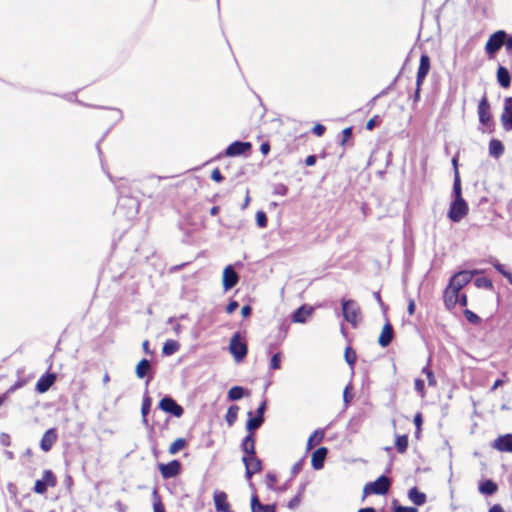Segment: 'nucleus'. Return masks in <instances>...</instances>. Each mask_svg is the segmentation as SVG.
I'll use <instances>...</instances> for the list:
<instances>
[{
  "instance_id": "obj_1",
  "label": "nucleus",
  "mask_w": 512,
  "mask_h": 512,
  "mask_svg": "<svg viewBox=\"0 0 512 512\" xmlns=\"http://www.w3.org/2000/svg\"><path fill=\"white\" fill-rule=\"evenodd\" d=\"M453 194L454 201L451 203L448 217L453 222H459L467 213H468V205L466 201L462 197L461 190V180L459 171H456V177L453 182Z\"/></svg>"
},
{
  "instance_id": "obj_2",
  "label": "nucleus",
  "mask_w": 512,
  "mask_h": 512,
  "mask_svg": "<svg viewBox=\"0 0 512 512\" xmlns=\"http://www.w3.org/2000/svg\"><path fill=\"white\" fill-rule=\"evenodd\" d=\"M342 313L344 319L353 327H356L361 320V309L354 300H342Z\"/></svg>"
},
{
  "instance_id": "obj_3",
  "label": "nucleus",
  "mask_w": 512,
  "mask_h": 512,
  "mask_svg": "<svg viewBox=\"0 0 512 512\" xmlns=\"http://www.w3.org/2000/svg\"><path fill=\"white\" fill-rule=\"evenodd\" d=\"M229 351L233 355L236 362L242 361L247 355V345L241 339V335L239 332H236L232 336L229 344Z\"/></svg>"
},
{
  "instance_id": "obj_4",
  "label": "nucleus",
  "mask_w": 512,
  "mask_h": 512,
  "mask_svg": "<svg viewBox=\"0 0 512 512\" xmlns=\"http://www.w3.org/2000/svg\"><path fill=\"white\" fill-rule=\"evenodd\" d=\"M507 36V33L503 30H499L495 33H493L486 45H485V51L488 55L493 56L506 42L505 38Z\"/></svg>"
},
{
  "instance_id": "obj_5",
  "label": "nucleus",
  "mask_w": 512,
  "mask_h": 512,
  "mask_svg": "<svg viewBox=\"0 0 512 512\" xmlns=\"http://www.w3.org/2000/svg\"><path fill=\"white\" fill-rule=\"evenodd\" d=\"M390 487V481L389 479L382 475L377 480H375L372 483H368L365 488L364 492L366 494H377V495H383L387 493Z\"/></svg>"
},
{
  "instance_id": "obj_6",
  "label": "nucleus",
  "mask_w": 512,
  "mask_h": 512,
  "mask_svg": "<svg viewBox=\"0 0 512 512\" xmlns=\"http://www.w3.org/2000/svg\"><path fill=\"white\" fill-rule=\"evenodd\" d=\"M56 477L50 470H45L43 472L42 479H39L35 482L34 492L37 494H44L47 491V488L54 487L56 485Z\"/></svg>"
},
{
  "instance_id": "obj_7",
  "label": "nucleus",
  "mask_w": 512,
  "mask_h": 512,
  "mask_svg": "<svg viewBox=\"0 0 512 512\" xmlns=\"http://www.w3.org/2000/svg\"><path fill=\"white\" fill-rule=\"evenodd\" d=\"M159 408L164 412L172 414L175 417H181L184 413L183 408L169 396H165L161 399L159 402Z\"/></svg>"
},
{
  "instance_id": "obj_8",
  "label": "nucleus",
  "mask_w": 512,
  "mask_h": 512,
  "mask_svg": "<svg viewBox=\"0 0 512 512\" xmlns=\"http://www.w3.org/2000/svg\"><path fill=\"white\" fill-rule=\"evenodd\" d=\"M474 275V272L460 271L452 276L449 285L460 291L465 285H467Z\"/></svg>"
},
{
  "instance_id": "obj_9",
  "label": "nucleus",
  "mask_w": 512,
  "mask_h": 512,
  "mask_svg": "<svg viewBox=\"0 0 512 512\" xmlns=\"http://www.w3.org/2000/svg\"><path fill=\"white\" fill-rule=\"evenodd\" d=\"M243 463L245 465L247 479H250L253 474L261 470V461L256 457L255 454L244 456Z\"/></svg>"
},
{
  "instance_id": "obj_10",
  "label": "nucleus",
  "mask_w": 512,
  "mask_h": 512,
  "mask_svg": "<svg viewBox=\"0 0 512 512\" xmlns=\"http://www.w3.org/2000/svg\"><path fill=\"white\" fill-rule=\"evenodd\" d=\"M181 464L177 460H172L167 464H160L159 470L161 475L165 479L173 478L177 476L180 472Z\"/></svg>"
},
{
  "instance_id": "obj_11",
  "label": "nucleus",
  "mask_w": 512,
  "mask_h": 512,
  "mask_svg": "<svg viewBox=\"0 0 512 512\" xmlns=\"http://www.w3.org/2000/svg\"><path fill=\"white\" fill-rule=\"evenodd\" d=\"M238 274L231 265L225 267L223 271V288L225 291L232 289L238 283Z\"/></svg>"
},
{
  "instance_id": "obj_12",
  "label": "nucleus",
  "mask_w": 512,
  "mask_h": 512,
  "mask_svg": "<svg viewBox=\"0 0 512 512\" xmlns=\"http://www.w3.org/2000/svg\"><path fill=\"white\" fill-rule=\"evenodd\" d=\"M430 70V58L426 54L420 57V64L417 71L416 85L421 86Z\"/></svg>"
},
{
  "instance_id": "obj_13",
  "label": "nucleus",
  "mask_w": 512,
  "mask_h": 512,
  "mask_svg": "<svg viewBox=\"0 0 512 512\" xmlns=\"http://www.w3.org/2000/svg\"><path fill=\"white\" fill-rule=\"evenodd\" d=\"M251 149L250 142L235 141L226 148V155L230 157L244 154Z\"/></svg>"
},
{
  "instance_id": "obj_14",
  "label": "nucleus",
  "mask_w": 512,
  "mask_h": 512,
  "mask_svg": "<svg viewBox=\"0 0 512 512\" xmlns=\"http://www.w3.org/2000/svg\"><path fill=\"white\" fill-rule=\"evenodd\" d=\"M58 435L55 428L48 429L40 442V447L44 452H48L51 450L54 443L57 441Z\"/></svg>"
},
{
  "instance_id": "obj_15",
  "label": "nucleus",
  "mask_w": 512,
  "mask_h": 512,
  "mask_svg": "<svg viewBox=\"0 0 512 512\" xmlns=\"http://www.w3.org/2000/svg\"><path fill=\"white\" fill-rule=\"evenodd\" d=\"M459 292L457 289L448 285L444 291V304L448 310H452L458 303Z\"/></svg>"
},
{
  "instance_id": "obj_16",
  "label": "nucleus",
  "mask_w": 512,
  "mask_h": 512,
  "mask_svg": "<svg viewBox=\"0 0 512 512\" xmlns=\"http://www.w3.org/2000/svg\"><path fill=\"white\" fill-rule=\"evenodd\" d=\"M478 116L480 123L483 125H488L491 121L490 105L486 96H484L479 102Z\"/></svg>"
},
{
  "instance_id": "obj_17",
  "label": "nucleus",
  "mask_w": 512,
  "mask_h": 512,
  "mask_svg": "<svg viewBox=\"0 0 512 512\" xmlns=\"http://www.w3.org/2000/svg\"><path fill=\"white\" fill-rule=\"evenodd\" d=\"M501 121L505 130H512V97H508L505 100Z\"/></svg>"
},
{
  "instance_id": "obj_18",
  "label": "nucleus",
  "mask_w": 512,
  "mask_h": 512,
  "mask_svg": "<svg viewBox=\"0 0 512 512\" xmlns=\"http://www.w3.org/2000/svg\"><path fill=\"white\" fill-rule=\"evenodd\" d=\"M492 446L501 452H512V434L499 436L494 440Z\"/></svg>"
},
{
  "instance_id": "obj_19",
  "label": "nucleus",
  "mask_w": 512,
  "mask_h": 512,
  "mask_svg": "<svg viewBox=\"0 0 512 512\" xmlns=\"http://www.w3.org/2000/svg\"><path fill=\"white\" fill-rule=\"evenodd\" d=\"M214 504L217 512H228L230 511V505L227 502V494L223 491L214 492Z\"/></svg>"
},
{
  "instance_id": "obj_20",
  "label": "nucleus",
  "mask_w": 512,
  "mask_h": 512,
  "mask_svg": "<svg viewBox=\"0 0 512 512\" xmlns=\"http://www.w3.org/2000/svg\"><path fill=\"white\" fill-rule=\"evenodd\" d=\"M393 337V327L389 322H386L378 338V343L381 347H387L392 342Z\"/></svg>"
},
{
  "instance_id": "obj_21",
  "label": "nucleus",
  "mask_w": 512,
  "mask_h": 512,
  "mask_svg": "<svg viewBox=\"0 0 512 512\" xmlns=\"http://www.w3.org/2000/svg\"><path fill=\"white\" fill-rule=\"evenodd\" d=\"M327 453H328V450L325 447H320L313 452L311 463H312V467L315 470H319V469L323 468Z\"/></svg>"
},
{
  "instance_id": "obj_22",
  "label": "nucleus",
  "mask_w": 512,
  "mask_h": 512,
  "mask_svg": "<svg viewBox=\"0 0 512 512\" xmlns=\"http://www.w3.org/2000/svg\"><path fill=\"white\" fill-rule=\"evenodd\" d=\"M55 380V374H46L42 376L36 383V390L39 393H45L54 384Z\"/></svg>"
},
{
  "instance_id": "obj_23",
  "label": "nucleus",
  "mask_w": 512,
  "mask_h": 512,
  "mask_svg": "<svg viewBox=\"0 0 512 512\" xmlns=\"http://www.w3.org/2000/svg\"><path fill=\"white\" fill-rule=\"evenodd\" d=\"M313 308L305 305L298 308L293 314V321L296 323H305L307 318L312 314Z\"/></svg>"
},
{
  "instance_id": "obj_24",
  "label": "nucleus",
  "mask_w": 512,
  "mask_h": 512,
  "mask_svg": "<svg viewBox=\"0 0 512 512\" xmlns=\"http://www.w3.org/2000/svg\"><path fill=\"white\" fill-rule=\"evenodd\" d=\"M497 81L498 83L504 87L507 88L511 84V77L510 73L507 70V68L500 66L497 70Z\"/></svg>"
},
{
  "instance_id": "obj_25",
  "label": "nucleus",
  "mask_w": 512,
  "mask_h": 512,
  "mask_svg": "<svg viewBox=\"0 0 512 512\" xmlns=\"http://www.w3.org/2000/svg\"><path fill=\"white\" fill-rule=\"evenodd\" d=\"M409 499L417 506H421L426 502V495L413 487L408 492Z\"/></svg>"
},
{
  "instance_id": "obj_26",
  "label": "nucleus",
  "mask_w": 512,
  "mask_h": 512,
  "mask_svg": "<svg viewBox=\"0 0 512 512\" xmlns=\"http://www.w3.org/2000/svg\"><path fill=\"white\" fill-rule=\"evenodd\" d=\"M251 510L252 512H275L273 506L261 504L256 495L252 496Z\"/></svg>"
},
{
  "instance_id": "obj_27",
  "label": "nucleus",
  "mask_w": 512,
  "mask_h": 512,
  "mask_svg": "<svg viewBox=\"0 0 512 512\" xmlns=\"http://www.w3.org/2000/svg\"><path fill=\"white\" fill-rule=\"evenodd\" d=\"M504 153V146L501 141L492 139L489 143V154L494 158H499Z\"/></svg>"
},
{
  "instance_id": "obj_28",
  "label": "nucleus",
  "mask_w": 512,
  "mask_h": 512,
  "mask_svg": "<svg viewBox=\"0 0 512 512\" xmlns=\"http://www.w3.org/2000/svg\"><path fill=\"white\" fill-rule=\"evenodd\" d=\"M242 450L246 454L245 456L255 454V440L253 434H248L244 438L242 442Z\"/></svg>"
},
{
  "instance_id": "obj_29",
  "label": "nucleus",
  "mask_w": 512,
  "mask_h": 512,
  "mask_svg": "<svg viewBox=\"0 0 512 512\" xmlns=\"http://www.w3.org/2000/svg\"><path fill=\"white\" fill-rule=\"evenodd\" d=\"M248 416L249 419L246 424V429L249 431V434H252L253 431L262 425L264 422V417L252 416V412H248Z\"/></svg>"
},
{
  "instance_id": "obj_30",
  "label": "nucleus",
  "mask_w": 512,
  "mask_h": 512,
  "mask_svg": "<svg viewBox=\"0 0 512 512\" xmlns=\"http://www.w3.org/2000/svg\"><path fill=\"white\" fill-rule=\"evenodd\" d=\"M151 370L150 362L147 359H142L136 366L135 373L138 378H144Z\"/></svg>"
},
{
  "instance_id": "obj_31",
  "label": "nucleus",
  "mask_w": 512,
  "mask_h": 512,
  "mask_svg": "<svg viewBox=\"0 0 512 512\" xmlns=\"http://www.w3.org/2000/svg\"><path fill=\"white\" fill-rule=\"evenodd\" d=\"M479 491L484 495H492L497 491V485L492 480H485L479 484Z\"/></svg>"
},
{
  "instance_id": "obj_32",
  "label": "nucleus",
  "mask_w": 512,
  "mask_h": 512,
  "mask_svg": "<svg viewBox=\"0 0 512 512\" xmlns=\"http://www.w3.org/2000/svg\"><path fill=\"white\" fill-rule=\"evenodd\" d=\"M180 349V344L175 340H167L162 348V353L166 356L173 355Z\"/></svg>"
},
{
  "instance_id": "obj_33",
  "label": "nucleus",
  "mask_w": 512,
  "mask_h": 512,
  "mask_svg": "<svg viewBox=\"0 0 512 512\" xmlns=\"http://www.w3.org/2000/svg\"><path fill=\"white\" fill-rule=\"evenodd\" d=\"M323 438L324 431L320 429L315 430L307 441V449H312L314 446L319 444L323 440Z\"/></svg>"
},
{
  "instance_id": "obj_34",
  "label": "nucleus",
  "mask_w": 512,
  "mask_h": 512,
  "mask_svg": "<svg viewBox=\"0 0 512 512\" xmlns=\"http://www.w3.org/2000/svg\"><path fill=\"white\" fill-rule=\"evenodd\" d=\"M245 394H246V391L243 387L233 386L228 391V399L230 401H237V400H240Z\"/></svg>"
},
{
  "instance_id": "obj_35",
  "label": "nucleus",
  "mask_w": 512,
  "mask_h": 512,
  "mask_svg": "<svg viewBox=\"0 0 512 512\" xmlns=\"http://www.w3.org/2000/svg\"><path fill=\"white\" fill-rule=\"evenodd\" d=\"M239 407L236 405L230 406L227 410L225 420L229 426H232L238 417Z\"/></svg>"
},
{
  "instance_id": "obj_36",
  "label": "nucleus",
  "mask_w": 512,
  "mask_h": 512,
  "mask_svg": "<svg viewBox=\"0 0 512 512\" xmlns=\"http://www.w3.org/2000/svg\"><path fill=\"white\" fill-rule=\"evenodd\" d=\"M186 445V440L183 438L176 439L169 447V453L172 455L177 454Z\"/></svg>"
},
{
  "instance_id": "obj_37",
  "label": "nucleus",
  "mask_w": 512,
  "mask_h": 512,
  "mask_svg": "<svg viewBox=\"0 0 512 512\" xmlns=\"http://www.w3.org/2000/svg\"><path fill=\"white\" fill-rule=\"evenodd\" d=\"M395 446L398 452L404 453L408 447V438L406 435L396 437Z\"/></svg>"
},
{
  "instance_id": "obj_38",
  "label": "nucleus",
  "mask_w": 512,
  "mask_h": 512,
  "mask_svg": "<svg viewBox=\"0 0 512 512\" xmlns=\"http://www.w3.org/2000/svg\"><path fill=\"white\" fill-rule=\"evenodd\" d=\"M494 268L499 272L501 273L506 279H508V281L510 282V284L512 285V274L506 270L505 266L501 263H499L497 260H494L492 262Z\"/></svg>"
},
{
  "instance_id": "obj_39",
  "label": "nucleus",
  "mask_w": 512,
  "mask_h": 512,
  "mask_svg": "<svg viewBox=\"0 0 512 512\" xmlns=\"http://www.w3.org/2000/svg\"><path fill=\"white\" fill-rule=\"evenodd\" d=\"M152 496H153V500H154V503H153L154 512H165L164 506L160 500V497H159L156 489L153 490Z\"/></svg>"
},
{
  "instance_id": "obj_40",
  "label": "nucleus",
  "mask_w": 512,
  "mask_h": 512,
  "mask_svg": "<svg viewBox=\"0 0 512 512\" xmlns=\"http://www.w3.org/2000/svg\"><path fill=\"white\" fill-rule=\"evenodd\" d=\"M464 316H465L466 320L473 325H478L481 323L480 317L469 309H466L464 311Z\"/></svg>"
},
{
  "instance_id": "obj_41",
  "label": "nucleus",
  "mask_w": 512,
  "mask_h": 512,
  "mask_svg": "<svg viewBox=\"0 0 512 512\" xmlns=\"http://www.w3.org/2000/svg\"><path fill=\"white\" fill-rule=\"evenodd\" d=\"M150 406H151V401H150V398H145L143 403H142V407H141V413H142V421L144 424H147L148 420H147V415L150 411Z\"/></svg>"
},
{
  "instance_id": "obj_42",
  "label": "nucleus",
  "mask_w": 512,
  "mask_h": 512,
  "mask_svg": "<svg viewBox=\"0 0 512 512\" xmlns=\"http://www.w3.org/2000/svg\"><path fill=\"white\" fill-rule=\"evenodd\" d=\"M304 489H305V488H304V487H302V488H301V490L299 491V493H298L296 496H294V497H293V498L288 502V505H287V506H288V508H289V509H292V510H293V509H296V508L300 505L301 500H302V494H303V492H304Z\"/></svg>"
},
{
  "instance_id": "obj_43",
  "label": "nucleus",
  "mask_w": 512,
  "mask_h": 512,
  "mask_svg": "<svg viewBox=\"0 0 512 512\" xmlns=\"http://www.w3.org/2000/svg\"><path fill=\"white\" fill-rule=\"evenodd\" d=\"M422 373L426 375L429 386L436 385V383H437L436 378H435L433 372L431 371V369L428 367V365L423 367Z\"/></svg>"
},
{
  "instance_id": "obj_44",
  "label": "nucleus",
  "mask_w": 512,
  "mask_h": 512,
  "mask_svg": "<svg viewBox=\"0 0 512 512\" xmlns=\"http://www.w3.org/2000/svg\"><path fill=\"white\" fill-rule=\"evenodd\" d=\"M345 360L350 365V367H353L355 364L356 354L350 347H347L345 350Z\"/></svg>"
},
{
  "instance_id": "obj_45",
  "label": "nucleus",
  "mask_w": 512,
  "mask_h": 512,
  "mask_svg": "<svg viewBox=\"0 0 512 512\" xmlns=\"http://www.w3.org/2000/svg\"><path fill=\"white\" fill-rule=\"evenodd\" d=\"M475 285L479 288H486V289H492V287H493L492 282L485 277L477 278L475 280Z\"/></svg>"
},
{
  "instance_id": "obj_46",
  "label": "nucleus",
  "mask_w": 512,
  "mask_h": 512,
  "mask_svg": "<svg viewBox=\"0 0 512 512\" xmlns=\"http://www.w3.org/2000/svg\"><path fill=\"white\" fill-rule=\"evenodd\" d=\"M393 509L394 512H418L417 508L415 507H406L398 505L396 500L393 501Z\"/></svg>"
},
{
  "instance_id": "obj_47",
  "label": "nucleus",
  "mask_w": 512,
  "mask_h": 512,
  "mask_svg": "<svg viewBox=\"0 0 512 512\" xmlns=\"http://www.w3.org/2000/svg\"><path fill=\"white\" fill-rule=\"evenodd\" d=\"M270 368L273 370H277L281 368V354L276 353L272 356L270 361Z\"/></svg>"
},
{
  "instance_id": "obj_48",
  "label": "nucleus",
  "mask_w": 512,
  "mask_h": 512,
  "mask_svg": "<svg viewBox=\"0 0 512 512\" xmlns=\"http://www.w3.org/2000/svg\"><path fill=\"white\" fill-rule=\"evenodd\" d=\"M256 222L260 228L267 226V216L263 211H258L256 214Z\"/></svg>"
},
{
  "instance_id": "obj_49",
  "label": "nucleus",
  "mask_w": 512,
  "mask_h": 512,
  "mask_svg": "<svg viewBox=\"0 0 512 512\" xmlns=\"http://www.w3.org/2000/svg\"><path fill=\"white\" fill-rule=\"evenodd\" d=\"M287 187L283 184H276L274 185V188H273V193L274 194H278V195H281V196H284L287 194Z\"/></svg>"
},
{
  "instance_id": "obj_50",
  "label": "nucleus",
  "mask_w": 512,
  "mask_h": 512,
  "mask_svg": "<svg viewBox=\"0 0 512 512\" xmlns=\"http://www.w3.org/2000/svg\"><path fill=\"white\" fill-rule=\"evenodd\" d=\"M415 390L420 394L421 397L425 395L424 381L421 379L415 380Z\"/></svg>"
},
{
  "instance_id": "obj_51",
  "label": "nucleus",
  "mask_w": 512,
  "mask_h": 512,
  "mask_svg": "<svg viewBox=\"0 0 512 512\" xmlns=\"http://www.w3.org/2000/svg\"><path fill=\"white\" fill-rule=\"evenodd\" d=\"M212 180L216 182H221L223 180V176L218 168H215L211 173Z\"/></svg>"
},
{
  "instance_id": "obj_52",
  "label": "nucleus",
  "mask_w": 512,
  "mask_h": 512,
  "mask_svg": "<svg viewBox=\"0 0 512 512\" xmlns=\"http://www.w3.org/2000/svg\"><path fill=\"white\" fill-rule=\"evenodd\" d=\"M379 123V119H378V116H375L373 118H371L367 123H366V129L371 131L374 129V127Z\"/></svg>"
},
{
  "instance_id": "obj_53",
  "label": "nucleus",
  "mask_w": 512,
  "mask_h": 512,
  "mask_svg": "<svg viewBox=\"0 0 512 512\" xmlns=\"http://www.w3.org/2000/svg\"><path fill=\"white\" fill-rule=\"evenodd\" d=\"M313 133L317 136H322L325 132V126H323L322 124H316L313 129H312Z\"/></svg>"
},
{
  "instance_id": "obj_54",
  "label": "nucleus",
  "mask_w": 512,
  "mask_h": 512,
  "mask_svg": "<svg viewBox=\"0 0 512 512\" xmlns=\"http://www.w3.org/2000/svg\"><path fill=\"white\" fill-rule=\"evenodd\" d=\"M238 302L237 301H230L229 304L226 306V312L228 314L233 313L238 308Z\"/></svg>"
},
{
  "instance_id": "obj_55",
  "label": "nucleus",
  "mask_w": 512,
  "mask_h": 512,
  "mask_svg": "<svg viewBox=\"0 0 512 512\" xmlns=\"http://www.w3.org/2000/svg\"><path fill=\"white\" fill-rule=\"evenodd\" d=\"M350 388H351V386H350V385H348V386H346V387H345V389H344L343 399H344V402H345L346 404H348V403L351 401V399H352V396H351V395H350V393H349Z\"/></svg>"
},
{
  "instance_id": "obj_56",
  "label": "nucleus",
  "mask_w": 512,
  "mask_h": 512,
  "mask_svg": "<svg viewBox=\"0 0 512 512\" xmlns=\"http://www.w3.org/2000/svg\"><path fill=\"white\" fill-rule=\"evenodd\" d=\"M0 443L3 445V446H9L10 445V437L8 434H5V433H2L0 435Z\"/></svg>"
},
{
  "instance_id": "obj_57",
  "label": "nucleus",
  "mask_w": 512,
  "mask_h": 512,
  "mask_svg": "<svg viewBox=\"0 0 512 512\" xmlns=\"http://www.w3.org/2000/svg\"><path fill=\"white\" fill-rule=\"evenodd\" d=\"M505 43L503 46H505L506 50L511 53L512 52V36H506Z\"/></svg>"
},
{
  "instance_id": "obj_58",
  "label": "nucleus",
  "mask_w": 512,
  "mask_h": 512,
  "mask_svg": "<svg viewBox=\"0 0 512 512\" xmlns=\"http://www.w3.org/2000/svg\"><path fill=\"white\" fill-rule=\"evenodd\" d=\"M111 118L115 121H118L122 117V113L120 110L112 109L110 110Z\"/></svg>"
},
{
  "instance_id": "obj_59",
  "label": "nucleus",
  "mask_w": 512,
  "mask_h": 512,
  "mask_svg": "<svg viewBox=\"0 0 512 512\" xmlns=\"http://www.w3.org/2000/svg\"><path fill=\"white\" fill-rule=\"evenodd\" d=\"M342 133H343V137H344V138H343V141H342V144H344V143H345V141H346L348 138H350V137H351V135H352V128H351V127L345 128V129L343 130V132H342Z\"/></svg>"
},
{
  "instance_id": "obj_60",
  "label": "nucleus",
  "mask_w": 512,
  "mask_h": 512,
  "mask_svg": "<svg viewBox=\"0 0 512 512\" xmlns=\"http://www.w3.org/2000/svg\"><path fill=\"white\" fill-rule=\"evenodd\" d=\"M265 409H266V402L263 401L259 407L257 408V415L258 417H263V414L265 412Z\"/></svg>"
},
{
  "instance_id": "obj_61",
  "label": "nucleus",
  "mask_w": 512,
  "mask_h": 512,
  "mask_svg": "<svg viewBox=\"0 0 512 512\" xmlns=\"http://www.w3.org/2000/svg\"><path fill=\"white\" fill-rule=\"evenodd\" d=\"M252 312V309L249 305H245L241 309V314L243 317H248Z\"/></svg>"
},
{
  "instance_id": "obj_62",
  "label": "nucleus",
  "mask_w": 512,
  "mask_h": 512,
  "mask_svg": "<svg viewBox=\"0 0 512 512\" xmlns=\"http://www.w3.org/2000/svg\"><path fill=\"white\" fill-rule=\"evenodd\" d=\"M115 509L118 511V512H126L127 510V506L124 505L122 502L120 501H117L115 503Z\"/></svg>"
},
{
  "instance_id": "obj_63",
  "label": "nucleus",
  "mask_w": 512,
  "mask_h": 512,
  "mask_svg": "<svg viewBox=\"0 0 512 512\" xmlns=\"http://www.w3.org/2000/svg\"><path fill=\"white\" fill-rule=\"evenodd\" d=\"M315 163H316V156H315V155H309V156L305 159V164H306L307 166H313Z\"/></svg>"
},
{
  "instance_id": "obj_64",
  "label": "nucleus",
  "mask_w": 512,
  "mask_h": 512,
  "mask_svg": "<svg viewBox=\"0 0 512 512\" xmlns=\"http://www.w3.org/2000/svg\"><path fill=\"white\" fill-rule=\"evenodd\" d=\"M489 512H504V510L500 505L495 504L489 509Z\"/></svg>"
}]
</instances>
